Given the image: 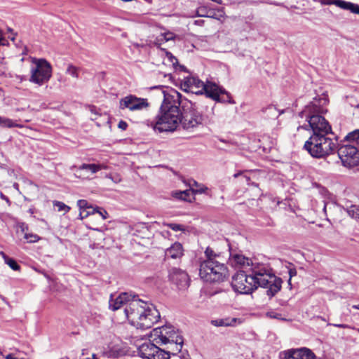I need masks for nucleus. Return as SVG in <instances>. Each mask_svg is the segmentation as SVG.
I'll return each instance as SVG.
<instances>
[{"label":"nucleus","mask_w":359,"mask_h":359,"mask_svg":"<svg viewBox=\"0 0 359 359\" xmlns=\"http://www.w3.org/2000/svg\"><path fill=\"white\" fill-rule=\"evenodd\" d=\"M150 106L147 98L138 97L134 95H126L119 100L120 109L138 111L147 109Z\"/></svg>","instance_id":"13"},{"label":"nucleus","mask_w":359,"mask_h":359,"mask_svg":"<svg viewBox=\"0 0 359 359\" xmlns=\"http://www.w3.org/2000/svg\"><path fill=\"white\" fill-rule=\"evenodd\" d=\"M32 62L34 66L30 69L29 81L39 86L47 83L52 76L50 64L45 59L32 58Z\"/></svg>","instance_id":"9"},{"label":"nucleus","mask_w":359,"mask_h":359,"mask_svg":"<svg viewBox=\"0 0 359 359\" xmlns=\"http://www.w3.org/2000/svg\"><path fill=\"white\" fill-rule=\"evenodd\" d=\"M184 255L182 245L178 242L173 243L165 252V256L167 258L178 259Z\"/></svg>","instance_id":"19"},{"label":"nucleus","mask_w":359,"mask_h":359,"mask_svg":"<svg viewBox=\"0 0 359 359\" xmlns=\"http://www.w3.org/2000/svg\"><path fill=\"white\" fill-rule=\"evenodd\" d=\"M115 182H120V179H118L117 178V180H114Z\"/></svg>","instance_id":"62"},{"label":"nucleus","mask_w":359,"mask_h":359,"mask_svg":"<svg viewBox=\"0 0 359 359\" xmlns=\"http://www.w3.org/2000/svg\"><path fill=\"white\" fill-rule=\"evenodd\" d=\"M229 261H230V263L231 264L234 266V267H243V268H246V267H250V265L254 266L251 262V260L245 257L244 255H241V254H238V253H235V254H232L231 253L230 254V258H229ZM249 272L250 271V269L248 270Z\"/></svg>","instance_id":"18"},{"label":"nucleus","mask_w":359,"mask_h":359,"mask_svg":"<svg viewBox=\"0 0 359 359\" xmlns=\"http://www.w3.org/2000/svg\"><path fill=\"white\" fill-rule=\"evenodd\" d=\"M163 101L154 120H147V126L160 133L172 132L180 125L182 95L175 90L163 93Z\"/></svg>","instance_id":"2"},{"label":"nucleus","mask_w":359,"mask_h":359,"mask_svg":"<svg viewBox=\"0 0 359 359\" xmlns=\"http://www.w3.org/2000/svg\"><path fill=\"white\" fill-rule=\"evenodd\" d=\"M236 323H241V320L236 318H225L212 320L211 324L216 327L234 326Z\"/></svg>","instance_id":"22"},{"label":"nucleus","mask_w":359,"mask_h":359,"mask_svg":"<svg viewBox=\"0 0 359 359\" xmlns=\"http://www.w3.org/2000/svg\"><path fill=\"white\" fill-rule=\"evenodd\" d=\"M205 255L206 257L205 260H210L212 259V261H219V259L220 258V256L215 253L213 250L210 248H207L205 251Z\"/></svg>","instance_id":"30"},{"label":"nucleus","mask_w":359,"mask_h":359,"mask_svg":"<svg viewBox=\"0 0 359 359\" xmlns=\"http://www.w3.org/2000/svg\"><path fill=\"white\" fill-rule=\"evenodd\" d=\"M266 316L270 318H274L281 320H285L284 318L282 317V315L279 313H277L274 311H269L266 313Z\"/></svg>","instance_id":"35"},{"label":"nucleus","mask_w":359,"mask_h":359,"mask_svg":"<svg viewBox=\"0 0 359 359\" xmlns=\"http://www.w3.org/2000/svg\"><path fill=\"white\" fill-rule=\"evenodd\" d=\"M204 83L196 77H187L181 84V88L187 92L195 94H203Z\"/></svg>","instance_id":"16"},{"label":"nucleus","mask_w":359,"mask_h":359,"mask_svg":"<svg viewBox=\"0 0 359 359\" xmlns=\"http://www.w3.org/2000/svg\"><path fill=\"white\" fill-rule=\"evenodd\" d=\"M6 40L4 37L2 32L0 30V46L5 45Z\"/></svg>","instance_id":"48"},{"label":"nucleus","mask_w":359,"mask_h":359,"mask_svg":"<svg viewBox=\"0 0 359 359\" xmlns=\"http://www.w3.org/2000/svg\"><path fill=\"white\" fill-rule=\"evenodd\" d=\"M270 4H273V5H275V6H283V4L282 3H278V2H273V3H269Z\"/></svg>","instance_id":"51"},{"label":"nucleus","mask_w":359,"mask_h":359,"mask_svg":"<svg viewBox=\"0 0 359 359\" xmlns=\"http://www.w3.org/2000/svg\"><path fill=\"white\" fill-rule=\"evenodd\" d=\"M208 9H207L205 7H200L196 11V15L198 17L208 18Z\"/></svg>","instance_id":"38"},{"label":"nucleus","mask_w":359,"mask_h":359,"mask_svg":"<svg viewBox=\"0 0 359 359\" xmlns=\"http://www.w3.org/2000/svg\"><path fill=\"white\" fill-rule=\"evenodd\" d=\"M318 2H320L322 5H331L334 4L337 6V2L338 1H344V0H317Z\"/></svg>","instance_id":"39"},{"label":"nucleus","mask_w":359,"mask_h":359,"mask_svg":"<svg viewBox=\"0 0 359 359\" xmlns=\"http://www.w3.org/2000/svg\"><path fill=\"white\" fill-rule=\"evenodd\" d=\"M194 185H196V186H198V183H197V182L194 181Z\"/></svg>","instance_id":"59"},{"label":"nucleus","mask_w":359,"mask_h":359,"mask_svg":"<svg viewBox=\"0 0 359 359\" xmlns=\"http://www.w3.org/2000/svg\"><path fill=\"white\" fill-rule=\"evenodd\" d=\"M138 354L143 359H170V352L151 342H145L138 348Z\"/></svg>","instance_id":"12"},{"label":"nucleus","mask_w":359,"mask_h":359,"mask_svg":"<svg viewBox=\"0 0 359 359\" xmlns=\"http://www.w3.org/2000/svg\"><path fill=\"white\" fill-rule=\"evenodd\" d=\"M263 112L267 118L274 119L278 118L283 111H279L275 106L270 105L263 109Z\"/></svg>","instance_id":"24"},{"label":"nucleus","mask_w":359,"mask_h":359,"mask_svg":"<svg viewBox=\"0 0 359 359\" xmlns=\"http://www.w3.org/2000/svg\"><path fill=\"white\" fill-rule=\"evenodd\" d=\"M165 52V55L166 57V59L168 60V62H170L172 65L175 67L176 65L178 64L177 59L170 53L167 50H165L164 49H161Z\"/></svg>","instance_id":"34"},{"label":"nucleus","mask_w":359,"mask_h":359,"mask_svg":"<svg viewBox=\"0 0 359 359\" xmlns=\"http://www.w3.org/2000/svg\"><path fill=\"white\" fill-rule=\"evenodd\" d=\"M348 216L356 220H359V205H351L345 209Z\"/></svg>","instance_id":"27"},{"label":"nucleus","mask_w":359,"mask_h":359,"mask_svg":"<svg viewBox=\"0 0 359 359\" xmlns=\"http://www.w3.org/2000/svg\"><path fill=\"white\" fill-rule=\"evenodd\" d=\"M109 304L113 311L124 306V318L137 329L151 328L160 318L159 311L152 304L137 299L128 292L121 293L115 297L111 294Z\"/></svg>","instance_id":"1"},{"label":"nucleus","mask_w":359,"mask_h":359,"mask_svg":"<svg viewBox=\"0 0 359 359\" xmlns=\"http://www.w3.org/2000/svg\"><path fill=\"white\" fill-rule=\"evenodd\" d=\"M80 69L72 64H69L66 70V74L70 75L73 78L78 79L79 76Z\"/></svg>","instance_id":"29"},{"label":"nucleus","mask_w":359,"mask_h":359,"mask_svg":"<svg viewBox=\"0 0 359 359\" xmlns=\"http://www.w3.org/2000/svg\"><path fill=\"white\" fill-rule=\"evenodd\" d=\"M7 69L6 62L4 57H0V75L5 74Z\"/></svg>","instance_id":"40"},{"label":"nucleus","mask_w":359,"mask_h":359,"mask_svg":"<svg viewBox=\"0 0 359 359\" xmlns=\"http://www.w3.org/2000/svg\"><path fill=\"white\" fill-rule=\"evenodd\" d=\"M88 109H89V111H90L92 114H95V115H96V116H97V115H99V113H98V111H97V108H96L95 106H89V107H88Z\"/></svg>","instance_id":"46"},{"label":"nucleus","mask_w":359,"mask_h":359,"mask_svg":"<svg viewBox=\"0 0 359 359\" xmlns=\"http://www.w3.org/2000/svg\"><path fill=\"white\" fill-rule=\"evenodd\" d=\"M102 169H107V166L104 164H95V163H83L79 167V170L86 172V177H89L90 175L97 173L98 171Z\"/></svg>","instance_id":"21"},{"label":"nucleus","mask_w":359,"mask_h":359,"mask_svg":"<svg viewBox=\"0 0 359 359\" xmlns=\"http://www.w3.org/2000/svg\"><path fill=\"white\" fill-rule=\"evenodd\" d=\"M224 92V89L212 81H207L203 84V93L208 97L216 101L218 96Z\"/></svg>","instance_id":"17"},{"label":"nucleus","mask_w":359,"mask_h":359,"mask_svg":"<svg viewBox=\"0 0 359 359\" xmlns=\"http://www.w3.org/2000/svg\"><path fill=\"white\" fill-rule=\"evenodd\" d=\"M20 228L22 229V231H24L25 229H27V226L25 223H22Z\"/></svg>","instance_id":"50"},{"label":"nucleus","mask_w":359,"mask_h":359,"mask_svg":"<svg viewBox=\"0 0 359 359\" xmlns=\"http://www.w3.org/2000/svg\"><path fill=\"white\" fill-rule=\"evenodd\" d=\"M180 125L185 130H191L202 125L203 115L197 110L195 103L182 96Z\"/></svg>","instance_id":"8"},{"label":"nucleus","mask_w":359,"mask_h":359,"mask_svg":"<svg viewBox=\"0 0 359 359\" xmlns=\"http://www.w3.org/2000/svg\"><path fill=\"white\" fill-rule=\"evenodd\" d=\"M240 175H241V173H240V172H238V173H236V174H234L233 177H234L235 178H236V177H238Z\"/></svg>","instance_id":"57"},{"label":"nucleus","mask_w":359,"mask_h":359,"mask_svg":"<svg viewBox=\"0 0 359 359\" xmlns=\"http://www.w3.org/2000/svg\"><path fill=\"white\" fill-rule=\"evenodd\" d=\"M53 205L54 207H56L57 208L58 212L63 211L65 213H67L71 209V208L69 206L65 204L63 202L58 201H53Z\"/></svg>","instance_id":"31"},{"label":"nucleus","mask_w":359,"mask_h":359,"mask_svg":"<svg viewBox=\"0 0 359 359\" xmlns=\"http://www.w3.org/2000/svg\"><path fill=\"white\" fill-rule=\"evenodd\" d=\"M153 342L158 345L170 344L172 351H180L183 344V338L179 330L171 325H165L154 329L151 332Z\"/></svg>","instance_id":"5"},{"label":"nucleus","mask_w":359,"mask_h":359,"mask_svg":"<svg viewBox=\"0 0 359 359\" xmlns=\"http://www.w3.org/2000/svg\"><path fill=\"white\" fill-rule=\"evenodd\" d=\"M25 238L29 243H35L39 240V236L33 233H25Z\"/></svg>","instance_id":"36"},{"label":"nucleus","mask_w":359,"mask_h":359,"mask_svg":"<svg viewBox=\"0 0 359 359\" xmlns=\"http://www.w3.org/2000/svg\"><path fill=\"white\" fill-rule=\"evenodd\" d=\"M85 351H86V350H85V349L82 350V355H85V354H86V352H85Z\"/></svg>","instance_id":"58"},{"label":"nucleus","mask_w":359,"mask_h":359,"mask_svg":"<svg viewBox=\"0 0 359 359\" xmlns=\"http://www.w3.org/2000/svg\"><path fill=\"white\" fill-rule=\"evenodd\" d=\"M163 40L165 41H168L170 40H172L174 39V34L172 33H165L163 34Z\"/></svg>","instance_id":"42"},{"label":"nucleus","mask_w":359,"mask_h":359,"mask_svg":"<svg viewBox=\"0 0 359 359\" xmlns=\"http://www.w3.org/2000/svg\"><path fill=\"white\" fill-rule=\"evenodd\" d=\"M96 208L95 212L99 213V215L102 217V218L103 219H107V217L108 216V213H107V212L106 210L100 211V210H97V208Z\"/></svg>","instance_id":"43"},{"label":"nucleus","mask_w":359,"mask_h":359,"mask_svg":"<svg viewBox=\"0 0 359 359\" xmlns=\"http://www.w3.org/2000/svg\"><path fill=\"white\" fill-rule=\"evenodd\" d=\"M3 256L4 261L6 264H8L13 270L14 271H18L20 269L19 264L12 258H9L8 257L6 256L3 252Z\"/></svg>","instance_id":"33"},{"label":"nucleus","mask_w":359,"mask_h":359,"mask_svg":"<svg viewBox=\"0 0 359 359\" xmlns=\"http://www.w3.org/2000/svg\"><path fill=\"white\" fill-rule=\"evenodd\" d=\"M77 205L79 208V218L83 219L90 215L95 213L96 208L88 205L86 200L81 199L77 201Z\"/></svg>","instance_id":"20"},{"label":"nucleus","mask_w":359,"mask_h":359,"mask_svg":"<svg viewBox=\"0 0 359 359\" xmlns=\"http://www.w3.org/2000/svg\"><path fill=\"white\" fill-rule=\"evenodd\" d=\"M207 189V188L205 187V189H200L198 191H197L199 193H203L205 191V190Z\"/></svg>","instance_id":"53"},{"label":"nucleus","mask_w":359,"mask_h":359,"mask_svg":"<svg viewBox=\"0 0 359 359\" xmlns=\"http://www.w3.org/2000/svg\"><path fill=\"white\" fill-rule=\"evenodd\" d=\"M199 275L206 282L224 281L228 276V269L220 261L204 260L201 263Z\"/></svg>","instance_id":"7"},{"label":"nucleus","mask_w":359,"mask_h":359,"mask_svg":"<svg viewBox=\"0 0 359 359\" xmlns=\"http://www.w3.org/2000/svg\"><path fill=\"white\" fill-rule=\"evenodd\" d=\"M208 18H213L219 21L225 19V13L223 8L208 9Z\"/></svg>","instance_id":"25"},{"label":"nucleus","mask_w":359,"mask_h":359,"mask_svg":"<svg viewBox=\"0 0 359 359\" xmlns=\"http://www.w3.org/2000/svg\"><path fill=\"white\" fill-rule=\"evenodd\" d=\"M217 102L234 104V100L231 98L229 93L224 90V92L221 93V95L218 96V99L216 100Z\"/></svg>","instance_id":"28"},{"label":"nucleus","mask_w":359,"mask_h":359,"mask_svg":"<svg viewBox=\"0 0 359 359\" xmlns=\"http://www.w3.org/2000/svg\"><path fill=\"white\" fill-rule=\"evenodd\" d=\"M109 178H111L112 180H117V178H114V180L111 177H109Z\"/></svg>","instance_id":"61"},{"label":"nucleus","mask_w":359,"mask_h":359,"mask_svg":"<svg viewBox=\"0 0 359 359\" xmlns=\"http://www.w3.org/2000/svg\"><path fill=\"white\" fill-rule=\"evenodd\" d=\"M252 278L255 280V289L258 286L267 288L266 294L272 297L281 288L282 280L272 274L268 269L263 265L257 264L250 268Z\"/></svg>","instance_id":"4"},{"label":"nucleus","mask_w":359,"mask_h":359,"mask_svg":"<svg viewBox=\"0 0 359 359\" xmlns=\"http://www.w3.org/2000/svg\"><path fill=\"white\" fill-rule=\"evenodd\" d=\"M245 178H246V181H247V182L250 181V178H249V177H245Z\"/></svg>","instance_id":"60"},{"label":"nucleus","mask_w":359,"mask_h":359,"mask_svg":"<svg viewBox=\"0 0 359 359\" xmlns=\"http://www.w3.org/2000/svg\"><path fill=\"white\" fill-rule=\"evenodd\" d=\"M337 154L344 166L352 168L359 165V149L355 145L342 144L339 147Z\"/></svg>","instance_id":"11"},{"label":"nucleus","mask_w":359,"mask_h":359,"mask_svg":"<svg viewBox=\"0 0 359 359\" xmlns=\"http://www.w3.org/2000/svg\"><path fill=\"white\" fill-rule=\"evenodd\" d=\"M337 6L344 10H348L353 13L359 15V5L358 4L348 1H338Z\"/></svg>","instance_id":"23"},{"label":"nucleus","mask_w":359,"mask_h":359,"mask_svg":"<svg viewBox=\"0 0 359 359\" xmlns=\"http://www.w3.org/2000/svg\"><path fill=\"white\" fill-rule=\"evenodd\" d=\"M170 229L175 231H184V226L181 224H175V223H169L166 224Z\"/></svg>","instance_id":"37"},{"label":"nucleus","mask_w":359,"mask_h":359,"mask_svg":"<svg viewBox=\"0 0 359 359\" xmlns=\"http://www.w3.org/2000/svg\"><path fill=\"white\" fill-rule=\"evenodd\" d=\"M344 141L346 142H358L359 141V130H355L345 137Z\"/></svg>","instance_id":"32"},{"label":"nucleus","mask_w":359,"mask_h":359,"mask_svg":"<svg viewBox=\"0 0 359 359\" xmlns=\"http://www.w3.org/2000/svg\"><path fill=\"white\" fill-rule=\"evenodd\" d=\"M0 126L5 128H22L21 124L15 123L12 119L0 116Z\"/></svg>","instance_id":"26"},{"label":"nucleus","mask_w":359,"mask_h":359,"mask_svg":"<svg viewBox=\"0 0 359 359\" xmlns=\"http://www.w3.org/2000/svg\"><path fill=\"white\" fill-rule=\"evenodd\" d=\"M212 1L214 2H216L217 4H221L222 3V0H212Z\"/></svg>","instance_id":"56"},{"label":"nucleus","mask_w":359,"mask_h":359,"mask_svg":"<svg viewBox=\"0 0 359 359\" xmlns=\"http://www.w3.org/2000/svg\"><path fill=\"white\" fill-rule=\"evenodd\" d=\"M252 185H253V186H255V187H256V186H257V184H255V182H252Z\"/></svg>","instance_id":"63"},{"label":"nucleus","mask_w":359,"mask_h":359,"mask_svg":"<svg viewBox=\"0 0 359 359\" xmlns=\"http://www.w3.org/2000/svg\"><path fill=\"white\" fill-rule=\"evenodd\" d=\"M118 128L122 129V130H126L128 127V124L126 122L123 121H121L119 123H118Z\"/></svg>","instance_id":"44"},{"label":"nucleus","mask_w":359,"mask_h":359,"mask_svg":"<svg viewBox=\"0 0 359 359\" xmlns=\"http://www.w3.org/2000/svg\"><path fill=\"white\" fill-rule=\"evenodd\" d=\"M328 103V98L326 94L323 93L317 98H313L305 108L299 113L301 118H305L307 124L301 128L313 131L312 135H328L331 133V126L328 121L322 116L327 112L325 108Z\"/></svg>","instance_id":"3"},{"label":"nucleus","mask_w":359,"mask_h":359,"mask_svg":"<svg viewBox=\"0 0 359 359\" xmlns=\"http://www.w3.org/2000/svg\"><path fill=\"white\" fill-rule=\"evenodd\" d=\"M174 196H175V197H176L177 198L185 200L186 196H189V191H183L177 192L175 194Z\"/></svg>","instance_id":"41"},{"label":"nucleus","mask_w":359,"mask_h":359,"mask_svg":"<svg viewBox=\"0 0 359 359\" xmlns=\"http://www.w3.org/2000/svg\"><path fill=\"white\" fill-rule=\"evenodd\" d=\"M247 273H249V271H239L233 276L231 286L236 292L247 294L255 290L252 274Z\"/></svg>","instance_id":"10"},{"label":"nucleus","mask_w":359,"mask_h":359,"mask_svg":"<svg viewBox=\"0 0 359 359\" xmlns=\"http://www.w3.org/2000/svg\"><path fill=\"white\" fill-rule=\"evenodd\" d=\"M171 359H189L188 355H177L175 353H172V357Z\"/></svg>","instance_id":"45"},{"label":"nucleus","mask_w":359,"mask_h":359,"mask_svg":"<svg viewBox=\"0 0 359 359\" xmlns=\"http://www.w3.org/2000/svg\"><path fill=\"white\" fill-rule=\"evenodd\" d=\"M169 277L180 290H184L189 285V278L187 273L180 269L173 268L170 270Z\"/></svg>","instance_id":"15"},{"label":"nucleus","mask_w":359,"mask_h":359,"mask_svg":"<svg viewBox=\"0 0 359 359\" xmlns=\"http://www.w3.org/2000/svg\"><path fill=\"white\" fill-rule=\"evenodd\" d=\"M355 330L359 333V328H355Z\"/></svg>","instance_id":"64"},{"label":"nucleus","mask_w":359,"mask_h":359,"mask_svg":"<svg viewBox=\"0 0 359 359\" xmlns=\"http://www.w3.org/2000/svg\"><path fill=\"white\" fill-rule=\"evenodd\" d=\"M353 309H355L359 310V304H358V305H353Z\"/></svg>","instance_id":"54"},{"label":"nucleus","mask_w":359,"mask_h":359,"mask_svg":"<svg viewBox=\"0 0 359 359\" xmlns=\"http://www.w3.org/2000/svg\"><path fill=\"white\" fill-rule=\"evenodd\" d=\"M304 149L315 158H323L332 154L337 149V141L327 135H311L305 142Z\"/></svg>","instance_id":"6"},{"label":"nucleus","mask_w":359,"mask_h":359,"mask_svg":"<svg viewBox=\"0 0 359 359\" xmlns=\"http://www.w3.org/2000/svg\"><path fill=\"white\" fill-rule=\"evenodd\" d=\"M97 356L95 353L92 354L90 358H87L86 359H97Z\"/></svg>","instance_id":"52"},{"label":"nucleus","mask_w":359,"mask_h":359,"mask_svg":"<svg viewBox=\"0 0 359 359\" xmlns=\"http://www.w3.org/2000/svg\"><path fill=\"white\" fill-rule=\"evenodd\" d=\"M290 276L292 277L293 276L296 275V270L295 269H290L289 271Z\"/></svg>","instance_id":"49"},{"label":"nucleus","mask_w":359,"mask_h":359,"mask_svg":"<svg viewBox=\"0 0 359 359\" xmlns=\"http://www.w3.org/2000/svg\"><path fill=\"white\" fill-rule=\"evenodd\" d=\"M1 197L3 198V199H5L6 201H8V198L6 197L5 196H4L2 194H1Z\"/></svg>","instance_id":"55"},{"label":"nucleus","mask_w":359,"mask_h":359,"mask_svg":"<svg viewBox=\"0 0 359 359\" xmlns=\"http://www.w3.org/2000/svg\"><path fill=\"white\" fill-rule=\"evenodd\" d=\"M281 359H317L314 353L307 348L290 349L280 353Z\"/></svg>","instance_id":"14"},{"label":"nucleus","mask_w":359,"mask_h":359,"mask_svg":"<svg viewBox=\"0 0 359 359\" xmlns=\"http://www.w3.org/2000/svg\"><path fill=\"white\" fill-rule=\"evenodd\" d=\"M330 325H332L336 327H340V328H350L351 327L346 324H330Z\"/></svg>","instance_id":"47"}]
</instances>
